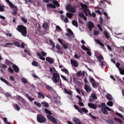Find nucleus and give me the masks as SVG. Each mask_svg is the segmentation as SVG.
<instances>
[{"mask_svg": "<svg viewBox=\"0 0 124 124\" xmlns=\"http://www.w3.org/2000/svg\"><path fill=\"white\" fill-rule=\"evenodd\" d=\"M92 96L93 99H97V97L95 94H92Z\"/></svg>", "mask_w": 124, "mask_h": 124, "instance_id": "bf43d9fd", "label": "nucleus"}, {"mask_svg": "<svg viewBox=\"0 0 124 124\" xmlns=\"http://www.w3.org/2000/svg\"><path fill=\"white\" fill-rule=\"evenodd\" d=\"M37 121L38 123L42 124L43 123H46V122H47V119L46 118L44 117L43 115L39 114L37 116Z\"/></svg>", "mask_w": 124, "mask_h": 124, "instance_id": "423d86ee", "label": "nucleus"}, {"mask_svg": "<svg viewBox=\"0 0 124 124\" xmlns=\"http://www.w3.org/2000/svg\"><path fill=\"white\" fill-rule=\"evenodd\" d=\"M74 107L76 110H78V111L79 112L80 108L77 105H74Z\"/></svg>", "mask_w": 124, "mask_h": 124, "instance_id": "3c124183", "label": "nucleus"}, {"mask_svg": "<svg viewBox=\"0 0 124 124\" xmlns=\"http://www.w3.org/2000/svg\"><path fill=\"white\" fill-rule=\"evenodd\" d=\"M64 93L69 94V95H72V92L70 91H68L66 88H64Z\"/></svg>", "mask_w": 124, "mask_h": 124, "instance_id": "393cba45", "label": "nucleus"}, {"mask_svg": "<svg viewBox=\"0 0 124 124\" xmlns=\"http://www.w3.org/2000/svg\"><path fill=\"white\" fill-rule=\"evenodd\" d=\"M26 96L31 102H32V101L34 100V98L31 97V96H30L29 94H26Z\"/></svg>", "mask_w": 124, "mask_h": 124, "instance_id": "a878e982", "label": "nucleus"}, {"mask_svg": "<svg viewBox=\"0 0 124 124\" xmlns=\"http://www.w3.org/2000/svg\"><path fill=\"white\" fill-rule=\"evenodd\" d=\"M46 61L47 62H48V63H49V64H53L54 62H55V60H54L53 59H52V58L49 57H46Z\"/></svg>", "mask_w": 124, "mask_h": 124, "instance_id": "ddd939ff", "label": "nucleus"}, {"mask_svg": "<svg viewBox=\"0 0 124 124\" xmlns=\"http://www.w3.org/2000/svg\"><path fill=\"white\" fill-rule=\"evenodd\" d=\"M63 21L64 23H68L69 22L68 18H67V17H65V18H64Z\"/></svg>", "mask_w": 124, "mask_h": 124, "instance_id": "774afa93", "label": "nucleus"}, {"mask_svg": "<svg viewBox=\"0 0 124 124\" xmlns=\"http://www.w3.org/2000/svg\"><path fill=\"white\" fill-rule=\"evenodd\" d=\"M5 1L8 3L10 8H13L14 12H13V15H16L17 14V6L13 4V3H12L9 0H5Z\"/></svg>", "mask_w": 124, "mask_h": 124, "instance_id": "20e7f679", "label": "nucleus"}, {"mask_svg": "<svg viewBox=\"0 0 124 124\" xmlns=\"http://www.w3.org/2000/svg\"><path fill=\"white\" fill-rule=\"evenodd\" d=\"M21 80L22 81V82L24 83V84H27V83H28V80H27L26 78H22Z\"/></svg>", "mask_w": 124, "mask_h": 124, "instance_id": "8fccbe9b", "label": "nucleus"}, {"mask_svg": "<svg viewBox=\"0 0 124 124\" xmlns=\"http://www.w3.org/2000/svg\"><path fill=\"white\" fill-rule=\"evenodd\" d=\"M10 80H11V81H12L13 82L15 81V78H14V77L11 76L10 77Z\"/></svg>", "mask_w": 124, "mask_h": 124, "instance_id": "338daca9", "label": "nucleus"}, {"mask_svg": "<svg viewBox=\"0 0 124 124\" xmlns=\"http://www.w3.org/2000/svg\"><path fill=\"white\" fill-rule=\"evenodd\" d=\"M90 81L91 82V83H92V84L95 82V80H94V79L93 78H90Z\"/></svg>", "mask_w": 124, "mask_h": 124, "instance_id": "69168bd1", "label": "nucleus"}, {"mask_svg": "<svg viewBox=\"0 0 124 124\" xmlns=\"http://www.w3.org/2000/svg\"><path fill=\"white\" fill-rule=\"evenodd\" d=\"M84 90H85V91H86V92L89 93H91V92H92V88L89 87V86H88V85L85 84L84 85Z\"/></svg>", "mask_w": 124, "mask_h": 124, "instance_id": "dca6fc26", "label": "nucleus"}, {"mask_svg": "<svg viewBox=\"0 0 124 124\" xmlns=\"http://www.w3.org/2000/svg\"><path fill=\"white\" fill-rule=\"evenodd\" d=\"M0 80L2 81V82H3V83H5V84H6V85H8L9 83H8V81L6 80V79H4L3 78H0Z\"/></svg>", "mask_w": 124, "mask_h": 124, "instance_id": "473e14b6", "label": "nucleus"}, {"mask_svg": "<svg viewBox=\"0 0 124 124\" xmlns=\"http://www.w3.org/2000/svg\"><path fill=\"white\" fill-rule=\"evenodd\" d=\"M66 36H67L68 38V39H69V40H71V35H70V34H69V33H66L65 34Z\"/></svg>", "mask_w": 124, "mask_h": 124, "instance_id": "a18cd8bd", "label": "nucleus"}, {"mask_svg": "<svg viewBox=\"0 0 124 124\" xmlns=\"http://www.w3.org/2000/svg\"><path fill=\"white\" fill-rule=\"evenodd\" d=\"M34 104L37 107H41V104H40V103H39L38 102H36V101L34 102Z\"/></svg>", "mask_w": 124, "mask_h": 124, "instance_id": "ea45409f", "label": "nucleus"}, {"mask_svg": "<svg viewBox=\"0 0 124 124\" xmlns=\"http://www.w3.org/2000/svg\"><path fill=\"white\" fill-rule=\"evenodd\" d=\"M47 120L52 123V124H58V120L53 116L51 115H46Z\"/></svg>", "mask_w": 124, "mask_h": 124, "instance_id": "0eeeda50", "label": "nucleus"}, {"mask_svg": "<svg viewBox=\"0 0 124 124\" xmlns=\"http://www.w3.org/2000/svg\"><path fill=\"white\" fill-rule=\"evenodd\" d=\"M66 17L69 18V19H71L73 17V14L70 13H67L66 14Z\"/></svg>", "mask_w": 124, "mask_h": 124, "instance_id": "7c9ffc66", "label": "nucleus"}, {"mask_svg": "<svg viewBox=\"0 0 124 124\" xmlns=\"http://www.w3.org/2000/svg\"><path fill=\"white\" fill-rule=\"evenodd\" d=\"M8 69L9 70V72H11V73H14V71L13 70V69H12L11 67H9Z\"/></svg>", "mask_w": 124, "mask_h": 124, "instance_id": "13d9d810", "label": "nucleus"}, {"mask_svg": "<svg viewBox=\"0 0 124 124\" xmlns=\"http://www.w3.org/2000/svg\"><path fill=\"white\" fill-rule=\"evenodd\" d=\"M45 112L46 114H47V116H51L53 115V113H52V112H51L50 110H49L47 108L45 109Z\"/></svg>", "mask_w": 124, "mask_h": 124, "instance_id": "b1692460", "label": "nucleus"}, {"mask_svg": "<svg viewBox=\"0 0 124 124\" xmlns=\"http://www.w3.org/2000/svg\"><path fill=\"white\" fill-rule=\"evenodd\" d=\"M82 7V9L83 10V12L86 16H90L92 17V13H91V11L87 8V6L86 4H83L81 5Z\"/></svg>", "mask_w": 124, "mask_h": 124, "instance_id": "39448f33", "label": "nucleus"}, {"mask_svg": "<svg viewBox=\"0 0 124 124\" xmlns=\"http://www.w3.org/2000/svg\"><path fill=\"white\" fill-rule=\"evenodd\" d=\"M41 54L43 57H46V56H47V53L45 52L44 51H42Z\"/></svg>", "mask_w": 124, "mask_h": 124, "instance_id": "de8ad7c7", "label": "nucleus"}, {"mask_svg": "<svg viewBox=\"0 0 124 124\" xmlns=\"http://www.w3.org/2000/svg\"><path fill=\"white\" fill-rule=\"evenodd\" d=\"M103 33H104L105 37H106V38L107 39H109V33L108 32H107V31H104Z\"/></svg>", "mask_w": 124, "mask_h": 124, "instance_id": "c85d7f7f", "label": "nucleus"}, {"mask_svg": "<svg viewBox=\"0 0 124 124\" xmlns=\"http://www.w3.org/2000/svg\"><path fill=\"white\" fill-rule=\"evenodd\" d=\"M88 107H89V108H91V109H96L97 108V106L93 103H89L88 104Z\"/></svg>", "mask_w": 124, "mask_h": 124, "instance_id": "a211bd4d", "label": "nucleus"}, {"mask_svg": "<svg viewBox=\"0 0 124 124\" xmlns=\"http://www.w3.org/2000/svg\"><path fill=\"white\" fill-rule=\"evenodd\" d=\"M97 27L101 31H103V30H102V27H101V25L98 24Z\"/></svg>", "mask_w": 124, "mask_h": 124, "instance_id": "052dcab7", "label": "nucleus"}, {"mask_svg": "<svg viewBox=\"0 0 124 124\" xmlns=\"http://www.w3.org/2000/svg\"><path fill=\"white\" fill-rule=\"evenodd\" d=\"M105 107L106 109L107 110H108V111H111L112 114H114L115 113V112L114 111L112 110V109L111 108H109L108 107L105 106Z\"/></svg>", "mask_w": 124, "mask_h": 124, "instance_id": "c03bdc74", "label": "nucleus"}, {"mask_svg": "<svg viewBox=\"0 0 124 124\" xmlns=\"http://www.w3.org/2000/svg\"><path fill=\"white\" fill-rule=\"evenodd\" d=\"M51 1H52L53 3L54 4H47L46 6L47 7H49V8H56V6L57 7H60V5L59 2L57 1V0H50Z\"/></svg>", "mask_w": 124, "mask_h": 124, "instance_id": "7ed1b4c3", "label": "nucleus"}, {"mask_svg": "<svg viewBox=\"0 0 124 124\" xmlns=\"http://www.w3.org/2000/svg\"><path fill=\"white\" fill-rule=\"evenodd\" d=\"M16 30L19 32H20V33H21V35L23 36H27V34H28V31H27V27L25 26L18 25L16 28Z\"/></svg>", "mask_w": 124, "mask_h": 124, "instance_id": "f03ea898", "label": "nucleus"}, {"mask_svg": "<svg viewBox=\"0 0 124 124\" xmlns=\"http://www.w3.org/2000/svg\"><path fill=\"white\" fill-rule=\"evenodd\" d=\"M31 64H32V65H33V66H36V67L38 66V62H37L34 61H32Z\"/></svg>", "mask_w": 124, "mask_h": 124, "instance_id": "f704fd0d", "label": "nucleus"}, {"mask_svg": "<svg viewBox=\"0 0 124 124\" xmlns=\"http://www.w3.org/2000/svg\"><path fill=\"white\" fill-rule=\"evenodd\" d=\"M36 55L38 56V58L39 59H40V60H42V61H45V58H44L43 56L41 55L40 52H37Z\"/></svg>", "mask_w": 124, "mask_h": 124, "instance_id": "412c9836", "label": "nucleus"}, {"mask_svg": "<svg viewBox=\"0 0 124 124\" xmlns=\"http://www.w3.org/2000/svg\"><path fill=\"white\" fill-rule=\"evenodd\" d=\"M50 45L52 46V49H54L55 48V44H54V42L52 40H49Z\"/></svg>", "mask_w": 124, "mask_h": 124, "instance_id": "79ce46f5", "label": "nucleus"}, {"mask_svg": "<svg viewBox=\"0 0 124 124\" xmlns=\"http://www.w3.org/2000/svg\"><path fill=\"white\" fill-rule=\"evenodd\" d=\"M45 86L46 89L48 92H50V93L54 92V90H53V88L52 87L47 84H45Z\"/></svg>", "mask_w": 124, "mask_h": 124, "instance_id": "aec40b11", "label": "nucleus"}, {"mask_svg": "<svg viewBox=\"0 0 124 124\" xmlns=\"http://www.w3.org/2000/svg\"><path fill=\"white\" fill-rule=\"evenodd\" d=\"M52 79L53 81V83H55V84H57V83L59 82V86L60 88H62V80L61 79L60 74H59L57 72L53 73Z\"/></svg>", "mask_w": 124, "mask_h": 124, "instance_id": "f257e3e1", "label": "nucleus"}, {"mask_svg": "<svg viewBox=\"0 0 124 124\" xmlns=\"http://www.w3.org/2000/svg\"><path fill=\"white\" fill-rule=\"evenodd\" d=\"M107 123L109 124H114V122L111 119L108 120Z\"/></svg>", "mask_w": 124, "mask_h": 124, "instance_id": "4d7b16f0", "label": "nucleus"}, {"mask_svg": "<svg viewBox=\"0 0 124 124\" xmlns=\"http://www.w3.org/2000/svg\"><path fill=\"white\" fill-rule=\"evenodd\" d=\"M93 33L95 35H98L99 34V31H94Z\"/></svg>", "mask_w": 124, "mask_h": 124, "instance_id": "0e129e2a", "label": "nucleus"}, {"mask_svg": "<svg viewBox=\"0 0 124 124\" xmlns=\"http://www.w3.org/2000/svg\"><path fill=\"white\" fill-rule=\"evenodd\" d=\"M15 45V46H16L17 47H20L21 46V44L18 41H14V43H7L5 44L4 47H8V45L10 46H13V45Z\"/></svg>", "mask_w": 124, "mask_h": 124, "instance_id": "9d476101", "label": "nucleus"}, {"mask_svg": "<svg viewBox=\"0 0 124 124\" xmlns=\"http://www.w3.org/2000/svg\"><path fill=\"white\" fill-rule=\"evenodd\" d=\"M116 115L117 116H118V117H120V118H121V119L124 118V116H123V115H122V114L121 113H119V112H116Z\"/></svg>", "mask_w": 124, "mask_h": 124, "instance_id": "09e8293b", "label": "nucleus"}, {"mask_svg": "<svg viewBox=\"0 0 124 124\" xmlns=\"http://www.w3.org/2000/svg\"><path fill=\"white\" fill-rule=\"evenodd\" d=\"M66 9L68 11L72 12V13H75L76 12V9L74 7L72 6L71 5H67L66 6Z\"/></svg>", "mask_w": 124, "mask_h": 124, "instance_id": "9b49d317", "label": "nucleus"}, {"mask_svg": "<svg viewBox=\"0 0 124 124\" xmlns=\"http://www.w3.org/2000/svg\"><path fill=\"white\" fill-rule=\"evenodd\" d=\"M71 64H72V66H74L75 67H78V65H79L78 62L76 60H71Z\"/></svg>", "mask_w": 124, "mask_h": 124, "instance_id": "4468645a", "label": "nucleus"}, {"mask_svg": "<svg viewBox=\"0 0 124 124\" xmlns=\"http://www.w3.org/2000/svg\"><path fill=\"white\" fill-rule=\"evenodd\" d=\"M61 70L62 71V72H64L65 74H67L68 75L69 73V72H68V70H67V69H62Z\"/></svg>", "mask_w": 124, "mask_h": 124, "instance_id": "a19ab883", "label": "nucleus"}, {"mask_svg": "<svg viewBox=\"0 0 124 124\" xmlns=\"http://www.w3.org/2000/svg\"><path fill=\"white\" fill-rule=\"evenodd\" d=\"M49 71L51 72V73H54V71L55 72H57V71H56V69H55V67H50L49 68Z\"/></svg>", "mask_w": 124, "mask_h": 124, "instance_id": "e433bc0d", "label": "nucleus"}, {"mask_svg": "<svg viewBox=\"0 0 124 124\" xmlns=\"http://www.w3.org/2000/svg\"><path fill=\"white\" fill-rule=\"evenodd\" d=\"M67 31H68V32L71 34V35H73V34H74V33H73V32L72 31V30H71L70 29L68 28L67 29Z\"/></svg>", "mask_w": 124, "mask_h": 124, "instance_id": "864d4df0", "label": "nucleus"}, {"mask_svg": "<svg viewBox=\"0 0 124 124\" xmlns=\"http://www.w3.org/2000/svg\"><path fill=\"white\" fill-rule=\"evenodd\" d=\"M88 29H89V31H91L93 28H94V24L91 21H90L88 23Z\"/></svg>", "mask_w": 124, "mask_h": 124, "instance_id": "f3484780", "label": "nucleus"}, {"mask_svg": "<svg viewBox=\"0 0 124 124\" xmlns=\"http://www.w3.org/2000/svg\"><path fill=\"white\" fill-rule=\"evenodd\" d=\"M12 67L14 71L16 72V73H19L20 69H19V67H18V66H17L15 64H13L12 65Z\"/></svg>", "mask_w": 124, "mask_h": 124, "instance_id": "2eb2a0df", "label": "nucleus"}, {"mask_svg": "<svg viewBox=\"0 0 124 124\" xmlns=\"http://www.w3.org/2000/svg\"><path fill=\"white\" fill-rule=\"evenodd\" d=\"M79 113H80V114H83V113H89V110L85 108H81L80 109H79Z\"/></svg>", "mask_w": 124, "mask_h": 124, "instance_id": "6ab92c4d", "label": "nucleus"}, {"mask_svg": "<svg viewBox=\"0 0 124 124\" xmlns=\"http://www.w3.org/2000/svg\"><path fill=\"white\" fill-rule=\"evenodd\" d=\"M105 106L106 105L104 103H102L101 105H98V107H99V108L103 107L102 108H101V111L102 112L103 114H104V115H108L109 113L108 112V111H107V109H106Z\"/></svg>", "mask_w": 124, "mask_h": 124, "instance_id": "1a4fd4ad", "label": "nucleus"}, {"mask_svg": "<svg viewBox=\"0 0 124 124\" xmlns=\"http://www.w3.org/2000/svg\"><path fill=\"white\" fill-rule=\"evenodd\" d=\"M14 108L15 109H16V110H17V111H19L20 109V107H19V106H18V105L17 104L14 105Z\"/></svg>", "mask_w": 124, "mask_h": 124, "instance_id": "37998d69", "label": "nucleus"}, {"mask_svg": "<svg viewBox=\"0 0 124 124\" xmlns=\"http://www.w3.org/2000/svg\"><path fill=\"white\" fill-rule=\"evenodd\" d=\"M43 28L44 29H47V28H48V23H44L43 24Z\"/></svg>", "mask_w": 124, "mask_h": 124, "instance_id": "49530a36", "label": "nucleus"}, {"mask_svg": "<svg viewBox=\"0 0 124 124\" xmlns=\"http://www.w3.org/2000/svg\"><path fill=\"white\" fill-rule=\"evenodd\" d=\"M95 56L97 59H98V62H100L101 61H104V58H103V56L102 55H101V53H99L98 52H96L95 54Z\"/></svg>", "mask_w": 124, "mask_h": 124, "instance_id": "f8f14e48", "label": "nucleus"}, {"mask_svg": "<svg viewBox=\"0 0 124 124\" xmlns=\"http://www.w3.org/2000/svg\"><path fill=\"white\" fill-rule=\"evenodd\" d=\"M62 47H63L64 49H68V44H67V43H63L62 44Z\"/></svg>", "mask_w": 124, "mask_h": 124, "instance_id": "58836bf2", "label": "nucleus"}, {"mask_svg": "<svg viewBox=\"0 0 124 124\" xmlns=\"http://www.w3.org/2000/svg\"><path fill=\"white\" fill-rule=\"evenodd\" d=\"M61 78H62V79H63V80H64V81H66V82H67V78H66V77L63 75H61Z\"/></svg>", "mask_w": 124, "mask_h": 124, "instance_id": "5fc2aeb1", "label": "nucleus"}, {"mask_svg": "<svg viewBox=\"0 0 124 124\" xmlns=\"http://www.w3.org/2000/svg\"><path fill=\"white\" fill-rule=\"evenodd\" d=\"M95 41H96V43L99 44V45H100V46H102L103 47H104V44L102 42H101L100 40L98 39H96L95 40Z\"/></svg>", "mask_w": 124, "mask_h": 124, "instance_id": "cd10ccee", "label": "nucleus"}, {"mask_svg": "<svg viewBox=\"0 0 124 124\" xmlns=\"http://www.w3.org/2000/svg\"><path fill=\"white\" fill-rule=\"evenodd\" d=\"M72 23L73 26H75V27H76V28H78V22H77V21L73 20L72 21Z\"/></svg>", "mask_w": 124, "mask_h": 124, "instance_id": "c756f323", "label": "nucleus"}, {"mask_svg": "<svg viewBox=\"0 0 124 124\" xmlns=\"http://www.w3.org/2000/svg\"><path fill=\"white\" fill-rule=\"evenodd\" d=\"M21 20L25 23V24H27L28 23V20L24 18V17H21Z\"/></svg>", "mask_w": 124, "mask_h": 124, "instance_id": "6e6d98bb", "label": "nucleus"}, {"mask_svg": "<svg viewBox=\"0 0 124 124\" xmlns=\"http://www.w3.org/2000/svg\"><path fill=\"white\" fill-rule=\"evenodd\" d=\"M114 121H116V122H118V123H119V124H123V121H122L121 119L115 117L114 118Z\"/></svg>", "mask_w": 124, "mask_h": 124, "instance_id": "c9c22d12", "label": "nucleus"}, {"mask_svg": "<svg viewBox=\"0 0 124 124\" xmlns=\"http://www.w3.org/2000/svg\"><path fill=\"white\" fill-rule=\"evenodd\" d=\"M42 105L44 107H46V108H47V107H49V104L48 103H46L45 102H42Z\"/></svg>", "mask_w": 124, "mask_h": 124, "instance_id": "72a5a7b5", "label": "nucleus"}, {"mask_svg": "<svg viewBox=\"0 0 124 124\" xmlns=\"http://www.w3.org/2000/svg\"><path fill=\"white\" fill-rule=\"evenodd\" d=\"M81 48L83 50H84V51H89V50H90V48L87 47L85 45H82Z\"/></svg>", "mask_w": 124, "mask_h": 124, "instance_id": "4c0bfd02", "label": "nucleus"}, {"mask_svg": "<svg viewBox=\"0 0 124 124\" xmlns=\"http://www.w3.org/2000/svg\"><path fill=\"white\" fill-rule=\"evenodd\" d=\"M106 96L108 100H112L113 99L112 96L109 93L107 94Z\"/></svg>", "mask_w": 124, "mask_h": 124, "instance_id": "2f4dec72", "label": "nucleus"}, {"mask_svg": "<svg viewBox=\"0 0 124 124\" xmlns=\"http://www.w3.org/2000/svg\"><path fill=\"white\" fill-rule=\"evenodd\" d=\"M78 15L80 16L81 18H82L84 21H87V17L85 16V15L83 13H79Z\"/></svg>", "mask_w": 124, "mask_h": 124, "instance_id": "4be33fe9", "label": "nucleus"}, {"mask_svg": "<svg viewBox=\"0 0 124 124\" xmlns=\"http://www.w3.org/2000/svg\"><path fill=\"white\" fill-rule=\"evenodd\" d=\"M5 35L9 37H12V34H11V33H6Z\"/></svg>", "mask_w": 124, "mask_h": 124, "instance_id": "e2e57ef3", "label": "nucleus"}, {"mask_svg": "<svg viewBox=\"0 0 124 124\" xmlns=\"http://www.w3.org/2000/svg\"><path fill=\"white\" fill-rule=\"evenodd\" d=\"M41 98L42 99H44V98H45V96L41 93L38 92V98H39V99H41Z\"/></svg>", "mask_w": 124, "mask_h": 124, "instance_id": "5701e85b", "label": "nucleus"}, {"mask_svg": "<svg viewBox=\"0 0 124 124\" xmlns=\"http://www.w3.org/2000/svg\"><path fill=\"white\" fill-rule=\"evenodd\" d=\"M5 6L4 5H0V12H4L5 11Z\"/></svg>", "mask_w": 124, "mask_h": 124, "instance_id": "bb28decb", "label": "nucleus"}, {"mask_svg": "<svg viewBox=\"0 0 124 124\" xmlns=\"http://www.w3.org/2000/svg\"><path fill=\"white\" fill-rule=\"evenodd\" d=\"M120 65L121 63L119 62H116V66L118 68L120 74H121V75H124V64L122 67H120Z\"/></svg>", "mask_w": 124, "mask_h": 124, "instance_id": "6e6552de", "label": "nucleus"}, {"mask_svg": "<svg viewBox=\"0 0 124 124\" xmlns=\"http://www.w3.org/2000/svg\"><path fill=\"white\" fill-rule=\"evenodd\" d=\"M108 106L112 107L113 106V102L111 101H109L107 103Z\"/></svg>", "mask_w": 124, "mask_h": 124, "instance_id": "603ef678", "label": "nucleus"}, {"mask_svg": "<svg viewBox=\"0 0 124 124\" xmlns=\"http://www.w3.org/2000/svg\"><path fill=\"white\" fill-rule=\"evenodd\" d=\"M99 62H100V64L101 65V66H104V61H99Z\"/></svg>", "mask_w": 124, "mask_h": 124, "instance_id": "680f3d73", "label": "nucleus"}]
</instances>
